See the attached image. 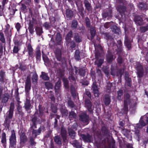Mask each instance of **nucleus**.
Listing matches in <instances>:
<instances>
[{"label":"nucleus","instance_id":"obj_52","mask_svg":"<svg viewBox=\"0 0 148 148\" xmlns=\"http://www.w3.org/2000/svg\"><path fill=\"white\" fill-rule=\"evenodd\" d=\"M18 51V47L17 46H15L14 47L13 51L15 53H17Z\"/></svg>","mask_w":148,"mask_h":148},{"label":"nucleus","instance_id":"obj_1","mask_svg":"<svg viewBox=\"0 0 148 148\" xmlns=\"http://www.w3.org/2000/svg\"><path fill=\"white\" fill-rule=\"evenodd\" d=\"M11 134L9 139L10 144L11 147H14L16 145V142L15 132L13 130L11 131Z\"/></svg>","mask_w":148,"mask_h":148},{"label":"nucleus","instance_id":"obj_20","mask_svg":"<svg viewBox=\"0 0 148 148\" xmlns=\"http://www.w3.org/2000/svg\"><path fill=\"white\" fill-rule=\"evenodd\" d=\"M1 142L2 143L4 144H5L6 143V136L5 132H3L2 134Z\"/></svg>","mask_w":148,"mask_h":148},{"label":"nucleus","instance_id":"obj_62","mask_svg":"<svg viewBox=\"0 0 148 148\" xmlns=\"http://www.w3.org/2000/svg\"><path fill=\"white\" fill-rule=\"evenodd\" d=\"M45 85L46 86H47L48 85L49 86V88H51L52 87V84L49 82H47L46 83Z\"/></svg>","mask_w":148,"mask_h":148},{"label":"nucleus","instance_id":"obj_4","mask_svg":"<svg viewBox=\"0 0 148 148\" xmlns=\"http://www.w3.org/2000/svg\"><path fill=\"white\" fill-rule=\"evenodd\" d=\"M130 95L128 94H126L124 101V108L126 111L128 109L127 106L130 102Z\"/></svg>","mask_w":148,"mask_h":148},{"label":"nucleus","instance_id":"obj_6","mask_svg":"<svg viewBox=\"0 0 148 148\" xmlns=\"http://www.w3.org/2000/svg\"><path fill=\"white\" fill-rule=\"evenodd\" d=\"M143 117H141L139 122L136 124V127L138 128L141 129L143 127L145 126L146 125V123L143 120Z\"/></svg>","mask_w":148,"mask_h":148},{"label":"nucleus","instance_id":"obj_2","mask_svg":"<svg viewBox=\"0 0 148 148\" xmlns=\"http://www.w3.org/2000/svg\"><path fill=\"white\" fill-rule=\"evenodd\" d=\"M136 68L137 73L139 77H142L143 75V69L142 65L139 62L136 63Z\"/></svg>","mask_w":148,"mask_h":148},{"label":"nucleus","instance_id":"obj_41","mask_svg":"<svg viewBox=\"0 0 148 148\" xmlns=\"http://www.w3.org/2000/svg\"><path fill=\"white\" fill-rule=\"evenodd\" d=\"M63 81L64 83V86L66 88L68 87V81L66 78H64Z\"/></svg>","mask_w":148,"mask_h":148},{"label":"nucleus","instance_id":"obj_54","mask_svg":"<svg viewBox=\"0 0 148 148\" xmlns=\"http://www.w3.org/2000/svg\"><path fill=\"white\" fill-rule=\"evenodd\" d=\"M123 69H121L119 73H117L116 75L118 76H119L120 77H121V76L122 74L123 73Z\"/></svg>","mask_w":148,"mask_h":148},{"label":"nucleus","instance_id":"obj_42","mask_svg":"<svg viewBox=\"0 0 148 148\" xmlns=\"http://www.w3.org/2000/svg\"><path fill=\"white\" fill-rule=\"evenodd\" d=\"M43 26L47 29H48L51 27V25L49 23L46 22L43 24Z\"/></svg>","mask_w":148,"mask_h":148},{"label":"nucleus","instance_id":"obj_57","mask_svg":"<svg viewBox=\"0 0 148 148\" xmlns=\"http://www.w3.org/2000/svg\"><path fill=\"white\" fill-rule=\"evenodd\" d=\"M51 108L53 112L54 113H56L57 111V108L56 107V106H52Z\"/></svg>","mask_w":148,"mask_h":148},{"label":"nucleus","instance_id":"obj_63","mask_svg":"<svg viewBox=\"0 0 148 148\" xmlns=\"http://www.w3.org/2000/svg\"><path fill=\"white\" fill-rule=\"evenodd\" d=\"M37 120V118L35 117H34L32 119V122L33 123H36Z\"/></svg>","mask_w":148,"mask_h":148},{"label":"nucleus","instance_id":"obj_59","mask_svg":"<svg viewBox=\"0 0 148 148\" xmlns=\"http://www.w3.org/2000/svg\"><path fill=\"white\" fill-rule=\"evenodd\" d=\"M86 24L87 27H90V23L89 21V19L88 18H86Z\"/></svg>","mask_w":148,"mask_h":148},{"label":"nucleus","instance_id":"obj_14","mask_svg":"<svg viewBox=\"0 0 148 148\" xmlns=\"http://www.w3.org/2000/svg\"><path fill=\"white\" fill-rule=\"evenodd\" d=\"M55 53L57 58L59 61H60L61 60V51L60 49L56 50L55 51Z\"/></svg>","mask_w":148,"mask_h":148},{"label":"nucleus","instance_id":"obj_47","mask_svg":"<svg viewBox=\"0 0 148 148\" xmlns=\"http://www.w3.org/2000/svg\"><path fill=\"white\" fill-rule=\"evenodd\" d=\"M118 95H117V98L119 99H120L121 98V96L123 95V91L122 90H119L117 92Z\"/></svg>","mask_w":148,"mask_h":148},{"label":"nucleus","instance_id":"obj_32","mask_svg":"<svg viewBox=\"0 0 148 148\" xmlns=\"http://www.w3.org/2000/svg\"><path fill=\"white\" fill-rule=\"evenodd\" d=\"M41 132V128H39L38 130H34L32 132L33 134H34L36 137L37 135L39 134Z\"/></svg>","mask_w":148,"mask_h":148},{"label":"nucleus","instance_id":"obj_13","mask_svg":"<svg viewBox=\"0 0 148 148\" xmlns=\"http://www.w3.org/2000/svg\"><path fill=\"white\" fill-rule=\"evenodd\" d=\"M8 112V113L5 119V122L6 123L8 121V119H10L12 118L13 115V111L9 110Z\"/></svg>","mask_w":148,"mask_h":148},{"label":"nucleus","instance_id":"obj_43","mask_svg":"<svg viewBox=\"0 0 148 148\" xmlns=\"http://www.w3.org/2000/svg\"><path fill=\"white\" fill-rule=\"evenodd\" d=\"M56 39L57 41H60L61 40L62 37L60 33H58L57 34L56 37Z\"/></svg>","mask_w":148,"mask_h":148},{"label":"nucleus","instance_id":"obj_22","mask_svg":"<svg viewBox=\"0 0 148 148\" xmlns=\"http://www.w3.org/2000/svg\"><path fill=\"white\" fill-rule=\"evenodd\" d=\"M74 38L77 42H79L82 41L81 38L77 34H75Z\"/></svg>","mask_w":148,"mask_h":148},{"label":"nucleus","instance_id":"obj_30","mask_svg":"<svg viewBox=\"0 0 148 148\" xmlns=\"http://www.w3.org/2000/svg\"><path fill=\"white\" fill-rule=\"evenodd\" d=\"M96 30L95 27H93L91 28L90 30V34L91 36V39L94 37L95 35Z\"/></svg>","mask_w":148,"mask_h":148},{"label":"nucleus","instance_id":"obj_27","mask_svg":"<svg viewBox=\"0 0 148 148\" xmlns=\"http://www.w3.org/2000/svg\"><path fill=\"white\" fill-rule=\"evenodd\" d=\"M79 51L77 50H76L75 52V59L77 60H79L80 59L79 55Z\"/></svg>","mask_w":148,"mask_h":148},{"label":"nucleus","instance_id":"obj_46","mask_svg":"<svg viewBox=\"0 0 148 148\" xmlns=\"http://www.w3.org/2000/svg\"><path fill=\"white\" fill-rule=\"evenodd\" d=\"M76 117V114L75 113L73 112H71L70 113L69 115V117L70 118H70H75Z\"/></svg>","mask_w":148,"mask_h":148},{"label":"nucleus","instance_id":"obj_28","mask_svg":"<svg viewBox=\"0 0 148 148\" xmlns=\"http://www.w3.org/2000/svg\"><path fill=\"white\" fill-rule=\"evenodd\" d=\"M107 59L108 62H110L113 61L114 59L113 57L111 54L108 55L107 56Z\"/></svg>","mask_w":148,"mask_h":148},{"label":"nucleus","instance_id":"obj_56","mask_svg":"<svg viewBox=\"0 0 148 148\" xmlns=\"http://www.w3.org/2000/svg\"><path fill=\"white\" fill-rule=\"evenodd\" d=\"M118 62L119 64H121L122 62V59L121 56H119L117 59Z\"/></svg>","mask_w":148,"mask_h":148},{"label":"nucleus","instance_id":"obj_53","mask_svg":"<svg viewBox=\"0 0 148 148\" xmlns=\"http://www.w3.org/2000/svg\"><path fill=\"white\" fill-rule=\"evenodd\" d=\"M68 105L70 106L71 107L73 108L74 107V105L73 102L70 100H69L68 101Z\"/></svg>","mask_w":148,"mask_h":148},{"label":"nucleus","instance_id":"obj_37","mask_svg":"<svg viewBox=\"0 0 148 148\" xmlns=\"http://www.w3.org/2000/svg\"><path fill=\"white\" fill-rule=\"evenodd\" d=\"M30 145L32 146H35L36 144V143L34 141V139L32 137L30 138Z\"/></svg>","mask_w":148,"mask_h":148},{"label":"nucleus","instance_id":"obj_15","mask_svg":"<svg viewBox=\"0 0 148 148\" xmlns=\"http://www.w3.org/2000/svg\"><path fill=\"white\" fill-rule=\"evenodd\" d=\"M125 43L127 47L129 49H130L131 47V45L130 41L129 40L127 36L125 37Z\"/></svg>","mask_w":148,"mask_h":148},{"label":"nucleus","instance_id":"obj_44","mask_svg":"<svg viewBox=\"0 0 148 148\" xmlns=\"http://www.w3.org/2000/svg\"><path fill=\"white\" fill-rule=\"evenodd\" d=\"M77 22L76 21H73L72 23V27L74 28H75L77 26Z\"/></svg>","mask_w":148,"mask_h":148},{"label":"nucleus","instance_id":"obj_12","mask_svg":"<svg viewBox=\"0 0 148 148\" xmlns=\"http://www.w3.org/2000/svg\"><path fill=\"white\" fill-rule=\"evenodd\" d=\"M61 81L59 80L56 84L55 89L56 92V93L59 92L60 91V88L61 86Z\"/></svg>","mask_w":148,"mask_h":148},{"label":"nucleus","instance_id":"obj_5","mask_svg":"<svg viewBox=\"0 0 148 148\" xmlns=\"http://www.w3.org/2000/svg\"><path fill=\"white\" fill-rule=\"evenodd\" d=\"M81 121L84 122H87L89 120V117L85 113H83L79 116Z\"/></svg>","mask_w":148,"mask_h":148},{"label":"nucleus","instance_id":"obj_49","mask_svg":"<svg viewBox=\"0 0 148 148\" xmlns=\"http://www.w3.org/2000/svg\"><path fill=\"white\" fill-rule=\"evenodd\" d=\"M95 96L98 97L99 95V91L97 88L93 90Z\"/></svg>","mask_w":148,"mask_h":148},{"label":"nucleus","instance_id":"obj_48","mask_svg":"<svg viewBox=\"0 0 148 148\" xmlns=\"http://www.w3.org/2000/svg\"><path fill=\"white\" fill-rule=\"evenodd\" d=\"M10 29V26L9 25H7L6 26V28L5 29V32L6 34H11V33L10 32H10H9V30Z\"/></svg>","mask_w":148,"mask_h":148},{"label":"nucleus","instance_id":"obj_29","mask_svg":"<svg viewBox=\"0 0 148 148\" xmlns=\"http://www.w3.org/2000/svg\"><path fill=\"white\" fill-rule=\"evenodd\" d=\"M54 140L57 144H61V140L60 138L58 136H56L54 137Z\"/></svg>","mask_w":148,"mask_h":148},{"label":"nucleus","instance_id":"obj_25","mask_svg":"<svg viewBox=\"0 0 148 148\" xmlns=\"http://www.w3.org/2000/svg\"><path fill=\"white\" fill-rule=\"evenodd\" d=\"M72 35V32L71 31H70L66 35V40L68 42H69L70 41Z\"/></svg>","mask_w":148,"mask_h":148},{"label":"nucleus","instance_id":"obj_50","mask_svg":"<svg viewBox=\"0 0 148 148\" xmlns=\"http://www.w3.org/2000/svg\"><path fill=\"white\" fill-rule=\"evenodd\" d=\"M14 103H10V110H9L13 111L14 109Z\"/></svg>","mask_w":148,"mask_h":148},{"label":"nucleus","instance_id":"obj_10","mask_svg":"<svg viewBox=\"0 0 148 148\" xmlns=\"http://www.w3.org/2000/svg\"><path fill=\"white\" fill-rule=\"evenodd\" d=\"M20 143L22 145L27 141V137L24 134H22L20 136Z\"/></svg>","mask_w":148,"mask_h":148},{"label":"nucleus","instance_id":"obj_39","mask_svg":"<svg viewBox=\"0 0 148 148\" xmlns=\"http://www.w3.org/2000/svg\"><path fill=\"white\" fill-rule=\"evenodd\" d=\"M61 112L62 116L63 117L66 116L68 114L67 111L66 110L62 109L61 110Z\"/></svg>","mask_w":148,"mask_h":148},{"label":"nucleus","instance_id":"obj_8","mask_svg":"<svg viewBox=\"0 0 148 148\" xmlns=\"http://www.w3.org/2000/svg\"><path fill=\"white\" fill-rule=\"evenodd\" d=\"M134 21L136 24L139 25H141L144 24L143 19L141 16H136L134 18Z\"/></svg>","mask_w":148,"mask_h":148},{"label":"nucleus","instance_id":"obj_21","mask_svg":"<svg viewBox=\"0 0 148 148\" xmlns=\"http://www.w3.org/2000/svg\"><path fill=\"white\" fill-rule=\"evenodd\" d=\"M27 48L29 55H32L33 53V49L30 44H28L27 45Z\"/></svg>","mask_w":148,"mask_h":148},{"label":"nucleus","instance_id":"obj_3","mask_svg":"<svg viewBox=\"0 0 148 148\" xmlns=\"http://www.w3.org/2000/svg\"><path fill=\"white\" fill-rule=\"evenodd\" d=\"M31 82L29 77H27L25 82V90L26 94L28 95L29 92L31 89Z\"/></svg>","mask_w":148,"mask_h":148},{"label":"nucleus","instance_id":"obj_45","mask_svg":"<svg viewBox=\"0 0 148 148\" xmlns=\"http://www.w3.org/2000/svg\"><path fill=\"white\" fill-rule=\"evenodd\" d=\"M21 26L20 23H16L15 25V27L18 32H19L20 29H21Z\"/></svg>","mask_w":148,"mask_h":148},{"label":"nucleus","instance_id":"obj_17","mask_svg":"<svg viewBox=\"0 0 148 148\" xmlns=\"http://www.w3.org/2000/svg\"><path fill=\"white\" fill-rule=\"evenodd\" d=\"M41 77L42 79L45 80H48L49 79V77L47 74L44 72H42Z\"/></svg>","mask_w":148,"mask_h":148},{"label":"nucleus","instance_id":"obj_33","mask_svg":"<svg viewBox=\"0 0 148 148\" xmlns=\"http://www.w3.org/2000/svg\"><path fill=\"white\" fill-rule=\"evenodd\" d=\"M85 6L87 9L89 11L90 10L91 7L90 5V4L87 1H85L84 2Z\"/></svg>","mask_w":148,"mask_h":148},{"label":"nucleus","instance_id":"obj_34","mask_svg":"<svg viewBox=\"0 0 148 148\" xmlns=\"http://www.w3.org/2000/svg\"><path fill=\"white\" fill-rule=\"evenodd\" d=\"M140 31L142 32H145L148 30V25L145 27H140Z\"/></svg>","mask_w":148,"mask_h":148},{"label":"nucleus","instance_id":"obj_38","mask_svg":"<svg viewBox=\"0 0 148 148\" xmlns=\"http://www.w3.org/2000/svg\"><path fill=\"white\" fill-rule=\"evenodd\" d=\"M125 8L124 6H118V10L120 13L123 12L125 11Z\"/></svg>","mask_w":148,"mask_h":148},{"label":"nucleus","instance_id":"obj_26","mask_svg":"<svg viewBox=\"0 0 148 148\" xmlns=\"http://www.w3.org/2000/svg\"><path fill=\"white\" fill-rule=\"evenodd\" d=\"M69 135L72 138H74L75 136V132L72 130L70 129L69 130Z\"/></svg>","mask_w":148,"mask_h":148},{"label":"nucleus","instance_id":"obj_61","mask_svg":"<svg viewBox=\"0 0 148 148\" xmlns=\"http://www.w3.org/2000/svg\"><path fill=\"white\" fill-rule=\"evenodd\" d=\"M74 143L76 148H77L80 146L79 143L77 141H75V143Z\"/></svg>","mask_w":148,"mask_h":148},{"label":"nucleus","instance_id":"obj_51","mask_svg":"<svg viewBox=\"0 0 148 148\" xmlns=\"http://www.w3.org/2000/svg\"><path fill=\"white\" fill-rule=\"evenodd\" d=\"M70 47L71 48V49H73L75 47L76 45L74 42L71 41L70 43Z\"/></svg>","mask_w":148,"mask_h":148},{"label":"nucleus","instance_id":"obj_55","mask_svg":"<svg viewBox=\"0 0 148 148\" xmlns=\"http://www.w3.org/2000/svg\"><path fill=\"white\" fill-rule=\"evenodd\" d=\"M139 7L142 10L145 8V5H144V4L143 3H141L139 5Z\"/></svg>","mask_w":148,"mask_h":148},{"label":"nucleus","instance_id":"obj_7","mask_svg":"<svg viewBox=\"0 0 148 148\" xmlns=\"http://www.w3.org/2000/svg\"><path fill=\"white\" fill-rule=\"evenodd\" d=\"M85 106L87 108L89 111L90 112H92L93 109L92 108L91 102L90 100L87 99L85 100Z\"/></svg>","mask_w":148,"mask_h":148},{"label":"nucleus","instance_id":"obj_19","mask_svg":"<svg viewBox=\"0 0 148 148\" xmlns=\"http://www.w3.org/2000/svg\"><path fill=\"white\" fill-rule=\"evenodd\" d=\"M104 101L105 104L106 105H108L110 104V100L109 95H107L105 96Z\"/></svg>","mask_w":148,"mask_h":148},{"label":"nucleus","instance_id":"obj_60","mask_svg":"<svg viewBox=\"0 0 148 148\" xmlns=\"http://www.w3.org/2000/svg\"><path fill=\"white\" fill-rule=\"evenodd\" d=\"M8 97H5L2 99V102L4 103L8 101Z\"/></svg>","mask_w":148,"mask_h":148},{"label":"nucleus","instance_id":"obj_23","mask_svg":"<svg viewBox=\"0 0 148 148\" xmlns=\"http://www.w3.org/2000/svg\"><path fill=\"white\" fill-rule=\"evenodd\" d=\"M5 73L2 71H0V81L4 82L5 78Z\"/></svg>","mask_w":148,"mask_h":148},{"label":"nucleus","instance_id":"obj_18","mask_svg":"<svg viewBox=\"0 0 148 148\" xmlns=\"http://www.w3.org/2000/svg\"><path fill=\"white\" fill-rule=\"evenodd\" d=\"M25 107L27 110H28L31 106L30 104V100H29L27 99L25 102Z\"/></svg>","mask_w":148,"mask_h":148},{"label":"nucleus","instance_id":"obj_16","mask_svg":"<svg viewBox=\"0 0 148 148\" xmlns=\"http://www.w3.org/2000/svg\"><path fill=\"white\" fill-rule=\"evenodd\" d=\"M75 70V72L76 73H77L78 72V71H79L78 72V73L80 75L82 76H84V75L85 73V69L84 68L80 69H79L78 68L76 69Z\"/></svg>","mask_w":148,"mask_h":148},{"label":"nucleus","instance_id":"obj_64","mask_svg":"<svg viewBox=\"0 0 148 148\" xmlns=\"http://www.w3.org/2000/svg\"><path fill=\"white\" fill-rule=\"evenodd\" d=\"M69 79L71 80L75 81V78L73 75H71L69 77Z\"/></svg>","mask_w":148,"mask_h":148},{"label":"nucleus","instance_id":"obj_58","mask_svg":"<svg viewBox=\"0 0 148 148\" xmlns=\"http://www.w3.org/2000/svg\"><path fill=\"white\" fill-rule=\"evenodd\" d=\"M103 59H101L99 60V63L97 64L98 66H100L101 65L103 62Z\"/></svg>","mask_w":148,"mask_h":148},{"label":"nucleus","instance_id":"obj_31","mask_svg":"<svg viewBox=\"0 0 148 148\" xmlns=\"http://www.w3.org/2000/svg\"><path fill=\"white\" fill-rule=\"evenodd\" d=\"M36 30L37 34L39 36H40L43 32L42 29L39 27H36Z\"/></svg>","mask_w":148,"mask_h":148},{"label":"nucleus","instance_id":"obj_24","mask_svg":"<svg viewBox=\"0 0 148 148\" xmlns=\"http://www.w3.org/2000/svg\"><path fill=\"white\" fill-rule=\"evenodd\" d=\"M66 14L67 17L71 18L73 16V12L69 10H67L66 11Z\"/></svg>","mask_w":148,"mask_h":148},{"label":"nucleus","instance_id":"obj_36","mask_svg":"<svg viewBox=\"0 0 148 148\" xmlns=\"http://www.w3.org/2000/svg\"><path fill=\"white\" fill-rule=\"evenodd\" d=\"M38 79V75L36 73L34 74L33 75L32 80L33 82H36Z\"/></svg>","mask_w":148,"mask_h":148},{"label":"nucleus","instance_id":"obj_9","mask_svg":"<svg viewBox=\"0 0 148 148\" xmlns=\"http://www.w3.org/2000/svg\"><path fill=\"white\" fill-rule=\"evenodd\" d=\"M81 137L85 142H90L91 141L92 136L88 134L86 135H82Z\"/></svg>","mask_w":148,"mask_h":148},{"label":"nucleus","instance_id":"obj_35","mask_svg":"<svg viewBox=\"0 0 148 148\" xmlns=\"http://www.w3.org/2000/svg\"><path fill=\"white\" fill-rule=\"evenodd\" d=\"M0 40L3 43L5 42V39L4 37V35L2 32L0 33Z\"/></svg>","mask_w":148,"mask_h":148},{"label":"nucleus","instance_id":"obj_11","mask_svg":"<svg viewBox=\"0 0 148 148\" xmlns=\"http://www.w3.org/2000/svg\"><path fill=\"white\" fill-rule=\"evenodd\" d=\"M66 131L65 128L62 127L61 129V134L64 140L66 139Z\"/></svg>","mask_w":148,"mask_h":148},{"label":"nucleus","instance_id":"obj_40","mask_svg":"<svg viewBox=\"0 0 148 148\" xmlns=\"http://www.w3.org/2000/svg\"><path fill=\"white\" fill-rule=\"evenodd\" d=\"M36 54V58L38 59H39L41 55L40 51L39 49L37 50Z\"/></svg>","mask_w":148,"mask_h":148}]
</instances>
